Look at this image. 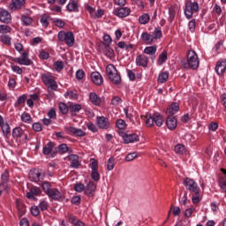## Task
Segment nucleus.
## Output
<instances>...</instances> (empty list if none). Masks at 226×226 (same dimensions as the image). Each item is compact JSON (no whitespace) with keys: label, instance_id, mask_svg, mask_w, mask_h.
<instances>
[{"label":"nucleus","instance_id":"obj_1","mask_svg":"<svg viewBox=\"0 0 226 226\" xmlns=\"http://www.w3.org/2000/svg\"><path fill=\"white\" fill-rule=\"evenodd\" d=\"M181 63L185 70H197L200 64L199 56L194 50H189L186 60H182Z\"/></svg>","mask_w":226,"mask_h":226},{"label":"nucleus","instance_id":"obj_2","mask_svg":"<svg viewBox=\"0 0 226 226\" xmlns=\"http://www.w3.org/2000/svg\"><path fill=\"white\" fill-rule=\"evenodd\" d=\"M200 11L198 2H192V0H186L185 3L184 13L185 18L190 20L193 18V13H197Z\"/></svg>","mask_w":226,"mask_h":226},{"label":"nucleus","instance_id":"obj_3","mask_svg":"<svg viewBox=\"0 0 226 226\" xmlns=\"http://www.w3.org/2000/svg\"><path fill=\"white\" fill-rule=\"evenodd\" d=\"M145 123L148 127L154 126V124L160 127L163 124V117L158 113L147 114Z\"/></svg>","mask_w":226,"mask_h":226},{"label":"nucleus","instance_id":"obj_4","mask_svg":"<svg viewBox=\"0 0 226 226\" xmlns=\"http://www.w3.org/2000/svg\"><path fill=\"white\" fill-rule=\"evenodd\" d=\"M57 38L58 41H64L67 47H73V45H75V36L73 35V32L72 31H69L67 33L64 31H60L57 34Z\"/></svg>","mask_w":226,"mask_h":226},{"label":"nucleus","instance_id":"obj_5","mask_svg":"<svg viewBox=\"0 0 226 226\" xmlns=\"http://www.w3.org/2000/svg\"><path fill=\"white\" fill-rule=\"evenodd\" d=\"M41 81L45 86H48V91L52 93V91H57V82L54 79V76L50 73H44L41 76Z\"/></svg>","mask_w":226,"mask_h":226},{"label":"nucleus","instance_id":"obj_6","mask_svg":"<svg viewBox=\"0 0 226 226\" xmlns=\"http://www.w3.org/2000/svg\"><path fill=\"white\" fill-rule=\"evenodd\" d=\"M106 73L113 84H121V75L117 73V69H116L114 64H109L106 67Z\"/></svg>","mask_w":226,"mask_h":226},{"label":"nucleus","instance_id":"obj_7","mask_svg":"<svg viewBox=\"0 0 226 226\" xmlns=\"http://www.w3.org/2000/svg\"><path fill=\"white\" fill-rule=\"evenodd\" d=\"M29 179L33 183H40L45 179V170L41 169L32 170L29 172Z\"/></svg>","mask_w":226,"mask_h":226},{"label":"nucleus","instance_id":"obj_8","mask_svg":"<svg viewBox=\"0 0 226 226\" xmlns=\"http://www.w3.org/2000/svg\"><path fill=\"white\" fill-rule=\"evenodd\" d=\"M184 185L191 193H194V195H199V192H200V187H199V185L197 182L193 181V179L186 177L184 181Z\"/></svg>","mask_w":226,"mask_h":226},{"label":"nucleus","instance_id":"obj_9","mask_svg":"<svg viewBox=\"0 0 226 226\" xmlns=\"http://www.w3.org/2000/svg\"><path fill=\"white\" fill-rule=\"evenodd\" d=\"M132 13L130 7H117L113 10V15L118 19H126Z\"/></svg>","mask_w":226,"mask_h":226},{"label":"nucleus","instance_id":"obj_10","mask_svg":"<svg viewBox=\"0 0 226 226\" xmlns=\"http://www.w3.org/2000/svg\"><path fill=\"white\" fill-rule=\"evenodd\" d=\"M95 124L101 130H109L110 128V121L107 117H96Z\"/></svg>","mask_w":226,"mask_h":226},{"label":"nucleus","instance_id":"obj_11","mask_svg":"<svg viewBox=\"0 0 226 226\" xmlns=\"http://www.w3.org/2000/svg\"><path fill=\"white\" fill-rule=\"evenodd\" d=\"M90 169H92L91 177L94 181H100V173H98V161L90 160Z\"/></svg>","mask_w":226,"mask_h":226},{"label":"nucleus","instance_id":"obj_12","mask_svg":"<svg viewBox=\"0 0 226 226\" xmlns=\"http://www.w3.org/2000/svg\"><path fill=\"white\" fill-rule=\"evenodd\" d=\"M121 137L124 140V144H132L133 142H139V135L135 133H126V132H122Z\"/></svg>","mask_w":226,"mask_h":226},{"label":"nucleus","instance_id":"obj_13","mask_svg":"<svg viewBox=\"0 0 226 226\" xmlns=\"http://www.w3.org/2000/svg\"><path fill=\"white\" fill-rule=\"evenodd\" d=\"M41 195V189L40 187L33 186L30 188V191L26 192V197L31 199L32 200H38L36 197H40ZM36 196V197H34Z\"/></svg>","mask_w":226,"mask_h":226},{"label":"nucleus","instance_id":"obj_14","mask_svg":"<svg viewBox=\"0 0 226 226\" xmlns=\"http://www.w3.org/2000/svg\"><path fill=\"white\" fill-rule=\"evenodd\" d=\"M65 132L74 137H86V132L82 129H77L76 127H65Z\"/></svg>","mask_w":226,"mask_h":226},{"label":"nucleus","instance_id":"obj_15","mask_svg":"<svg viewBox=\"0 0 226 226\" xmlns=\"http://www.w3.org/2000/svg\"><path fill=\"white\" fill-rule=\"evenodd\" d=\"M67 160L70 162V167L72 169H79L81 165L80 161L79 160V155L77 154H69Z\"/></svg>","mask_w":226,"mask_h":226},{"label":"nucleus","instance_id":"obj_16","mask_svg":"<svg viewBox=\"0 0 226 226\" xmlns=\"http://www.w3.org/2000/svg\"><path fill=\"white\" fill-rule=\"evenodd\" d=\"M0 22L10 24L11 22V14L4 9H0Z\"/></svg>","mask_w":226,"mask_h":226},{"label":"nucleus","instance_id":"obj_17","mask_svg":"<svg viewBox=\"0 0 226 226\" xmlns=\"http://www.w3.org/2000/svg\"><path fill=\"white\" fill-rule=\"evenodd\" d=\"M14 61L18 63V64H23L24 66H29V64H31V60L27 57L26 52H23L21 57H17Z\"/></svg>","mask_w":226,"mask_h":226},{"label":"nucleus","instance_id":"obj_18","mask_svg":"<svg viewBox=\"0 0 226 226\" xmlns=\"http://www.w3.org/2000/svg\"><path fill=\"white\" fill-rule=\"evenodd\" d=\"M156 50H158L157 46H148L144 49V54H147L150 59L154 62L156 59Z\"/></svg>","mask_w":226,"mask_h":226},{"label":"nucleus","instance_id":"obj_19","mask_svg":"<svg viewBox=\"0 0 226 226\" xmlns=\"http://www.w3.org/2000/svg\"><path fill=\"white\" fill-rule=\"evenodd\" d=\"M166 126L169 130H176L177 128V119L176 117L169 116L166 119Z\"/></svg>","mask_w":226,"mask_h":226},{"label":"nucleus","instance_id":"obj_20","mask_svg":"<svg viewBox=\"0 0 226 226\" xmlns=\"http://www.w3.org/2000/svg\"><path fill=\"white\" fill-rule=\"evenodd\" d=\"M89 100L92 105H95V107L102 106V98L96 94V93L92 92L89 94Z\"/></svg>","mask_w":226,"mask_h":226},{"label":"nucleus","instance_id":"obj_21","mask_svg":"<svg viewBox=\"0 0 226 226\" xmlns=\"http://www.w3.org/2000/svg\"><path fill=\"white\" fill-rule=\"evenodd\" d=\"M91 79L92 82H94V84L96 86H102V84H103V78L98 72H94L91 73Z\"/></svg>","mask_w":226,"mask_h":226},{"label":"nucleus","instance_id":"obj_22","mask_svg":"<svg viewBox=\"0 0 226 226\" xmlns=\"http://www.w3.org/2000/svg\"><path fill=\"white\" fill-rule=\"evenodd\" d=\"M148 61L149 58H147L146 55H139L136 57L137 66H142L143 68H146L147 66Z\"/></svg>","mask_w":226,"mask_h":226},{"label":"nucleus","instance_id":"obj_23","mask_svg":"<svg viewBox=\"0 0 226 226\" xmlns=\"http://www.w3.org/2000/svg\"><path fill=\"white\" fill-rule=\"evenodd\" d=\"M25 3H26V0H12L11 4L9 5V8L12 11H15L17 10H20V8L24 6Z\"/></svg>","mask_w":226,"mask_h":226},{"label":"nucleus","instance_id":"obj_24","mask_svg":"<svg viewBox=\"0 0 226 226\" xmlns=\"http://www.w3.org/2000/svg\"><path fill=\"white\" fill-rule=\"evenodd\" d=\"M46 195H49L53 200H61L63 198L61 192H59V190L56 188H52Z\"/></svg>","mask_w":226,"mask_h":226},{"label":"nucleus","instance_id":"obj_25","mask_svg":"<svg viewBox=\"0 0 226 226\" xmlns=\"http://www.w3.org/2000/svg\"><path fill=\"white\" fill-rule=\"evenodd\" d=\"M0 128L5 139H10V137H11V128L10 127L9 123H4L2 125H0Z\"/></svg>","mask_w":226,"mask_h":226},{"label":"nucleus","instance_id":"obj_26","mask_svg":"<svg viewBox=\"0 0 226 226\" xmlns=\"http://www.w3.org/2000/svg\"><path fill=\"white\" fill-rule=\"evenodd\" d=\"M225 70H226V61L222 60V61L217 62L215 65V72L217 75H223L225 73Z\"/></svg>","mask_w":226,"mask_h":226},{"label":"nucleus","instance_id":"obj_27","mask_svg":"<svg viewBox=\"0 0 226 226\" xmlns=\"http://www.w3.org/2000/svg\"><path fill=\"white\" fill-rule=\"evenodd\" d=\"M66 8H67V11H70V13L72 12L77 13L79 12V2L77 0H71L67 4Z\"/></svg>","mask_w":226,"mask_h":226},{"label":"nucleus","instance_id":"obj_28","mask_svg":"<svg viewBox=\"0 0 226 226\" xmlns=\"http://www.w3.org/2000/svg\"><path fill=\"white\" fill-rule=\"evenodd\" d=\"M141 40L146 43V45H153V41H154L153 35L147 32L141 34Z\"/></svg>","mask_w":226,"mask_h":226},{"label":"nucleus","instance_id":"obj_29","mask_svg":"<svg viewBox=\"0 0 226 226\" xmlns=\"http://www.w3.org/2000/svg\"><path fill=\"white\" fill-rule=\"evenodd\" d=\"M94 190H96V185H94V182L90 181L85 187V193L88 197H91V195H93V192H94Z\"/></svg>","mask_w":226,"mask_h":226},{"label":"nucleus","instance_id":"obj_30","mask_svg":"<svg viewBox=\"0 0 226 226\" xmlns=\"http://www.w3.org/2000/svg\"><path fill=\"white\" fill-rule=\"evenodd\" d=\"M177 112H179V103L173 102L171 105L168 107L167 114H170L171 116H174V114H177Z\"/></svg>","mask_w":226,"mask_h":226},{"label":"nucleus","instance_id":"obj_31","mask_svg":"<svg viewBox=\"0 0 226 226\" xmlns=\"http://www.w3.org/2000/svg\"><path fill=\"white\" fill-rule=\"evenodd\" d=\"M169 72H162L159 74L158 79H157V82L159 84H165V82H167V80H169Z\"/></svg>","mask_w":226,"mask_h":226},{"label":"nucleus","instance_id":"obj_32","mask_svg":"<svg viewBox=\"0 0 226 226\" xmlns=\"http://www.w3.org/2000/svg\"><path fill=\"white\" fill-rule=\"evenodd\" d=\"M162 36H163V34L162 33V27H155L154 30L152 32L153 40H160Z\"/></svg>","mask_w":226,"mask_h":226},{"label":"nucleus","instance_id":"obj_33","mask_svg":"<svg viewBox=\"0 0 226 226\" xmlns=\"http://www.w3.org/2000/svg\"><path fill=\"white\" fill-rule=\"evenodd\" d=\"M174 151L177 154H186V147L183 144H177L175 146Z\"/></svg>","mask_w":226,"mask_h":226},{"label":"nucleus","instance_id":"obj_34","mask_svg":"<svg viewBox=\"0 0 226 226\" xmlns=\"http://www.w3.org/2000/svg\"><path fill=\"white\" fill-rule=\"evenodd\" d=\"M27 100L26 94H22L19 97H18V100L14 103V107H24V104L26 103V101Z\"/></svg>","mask_w":226,"mask_h":226},{"label":"nucleus","instance_id":"obj_35","mask_svg":"<svg viewBox=\"0 0 226 226\" xmlns=\"http://www.w3.org/2000/svg\"><path fill=\"white\" fill-rule=\"evenodd\" d=\"M167 50H163L158 57V61H157V64H159V66H162V64H164V63H167Z\"/></svg>","mask_w":226,"mask_h":226},{"label":"nucleus","instance_id":"obj_36","mask_svg":"<svg viewBox=\"0 0 226 226\" xmlns=\"http://www.w3.org/2000/svg\"><path fill=\"white\" fill-rule=\"evenodd\" d=\"M103 52L104 55L106 56V57H109V59H112V57H114V49H112V48H110V46H109V44H107L106 46H103Z\"/></svg>","mask_w":226,"mask_h":226},{"label":"nucleus","instance_id":"obj_37","mask_svg":"<svg viewBox=\"0 0 226 226\" xmlns=\"http://www.w3.org/2000/svg\"><path fill=\"white\" fill-rule=\"evenodd\" d=\"M170 213H172L174 216H179V215H181V208L171 205L170 211L168 212V218H170Z\"/></svg>","mask_w":226,"mask_h":226},{"label":"nucleus","instance_id":"obj_38","mask_svg":"<svg viewBox=\"0 0 226 226\" xmlns=\"http://www.w3.org/2000/svg\"><path fill=\"white\" fill-rule=\"evenodd\" d=\"M52 149H54V143L49 141L43 147L42 153L43 154H50V153H52Z\"/></svg>","mask_w":226,"mask_h":226},{"label":"nucleus","instance_id":"obj_39","mask_svg":"<svg viewBox=\"0 0 226 226\" xmlns=\"http://www.w3.org/2000/svg\"><path fill=\"white\" fill-rule=\"evenodd\" d=\"M22 135H24V131L20 127H15L12 130V137L14 139H19Z\"/></svg>","mask_w":226,"mask_h":226},{"label":"nucleus","instance_id":"obj_40","mask_svg":"<svg viewBox=\"0 0 226 226\" xmlns=\"http://www.w3.org/2000/svg\"><path fill=\"white\" fill-rule=\"evenodd\" d=\"M218 185L222 193H226V177L219 178Z\"/></svg>","mask_w":226,"mask_h":226},{"label":"nucleus","instance_id":"obj_41","mask_svg":"<svg viewBox=\"0 0 226 226\" xmlns=\"http://www.w3.org/2000/svg\"><path fill=\"white\" fill-rule=\"evenodd\" d=\"M50 20V16L47 14H43L40 19V22L42 26V27H49V21Z\"/></svg>","mask_w":226,"mask_h":226},{"label":"nucleus","instance_id":"obj_42","mask_svg":"<svg viewBox=\"0 0 226 226\" xmlns=\"http://www.w3.org/2000/svg\"><path fill=\"white\" fill-rule=\"evenodd\" d=\"M21 121H23V123H26L27 124H31V123H33V117H31L29 113L24 112L21 115Z\"/></svg>","mask_w":226,"mask_h":226},{"label":"nucleus","instance_id":"obj_43","mask_svg":"<svg viewBox=\"0 0 226 226\" xmlns=\"http://www.w3.org/2000/svg\"><path fill=\"white\" fill-rule=\"evenodd\" d=\"M149 20H151V17L148 13H144L139 18V22L143 25L148 24Z\"/></svg>","mask_w":226,"mask_h":226},{"label":"nucleus","instance_id":"obj_44","mask_svg":"<svg viewBox=\"0 0 226 226\" xmlns=\"http://www.w3.org/2000/svg\"><path fill=\"white\" fill-rule=\"evenodd\" d=\"M64 96H68L70 100H77L79 98V92L77 90L67 91Z\"/></svg>","mask_w":226,"mask_h":226},{"label":"nucleus","instance_id":"obj_45","mask_svg":"<svg viewBox=\"0 0 226 226\" xmlns=\"http://www.w3.org/2000/svg\"><path fill=\"white\" fill-rule=\"evenodd\" d=\"M69 110L72 114H79L82 110V106L80 104H73L69 107Z\"/></svg>","mask_w":226,"mask_h":226},{"label":"nucleus","instance_id":"obj_46","mask_svg":"<svg viewBox=\"0 0 226 226\" xmlns=\"http://www.w3.org/2000/svg\"><path fill=\"white\" fill-rule=\"evenodd\" d=\"M20 19L24 26H31V24H33V18L29 16L22 15Z\"/></svg>","mask_w":226,"mask_h":226},{"label":"nucleus","instance_id":"obj_47","mask_svg":"<svg viewBox=\"0 0 226 226\" xmlns=\"http://www.w3.org/2000/svg\"><path fill=\"white\" fill-rule=\"evenodd\" d=\"M0 41H2V43H4V45H11V37H10L7 34H3L0 36Z\"/></svg>","mask_w":226,"mask_h":226},{"label":"nucleus","instance_id":"obj_48","mask_svg":"<svg viewBox=\"0 0 226 226\" xmlns=\"http://www.w3.org/2000/svg\"><path fill=\"white\" fill-rule=\"evenodd\" d=\"M67 217H68V222L69 223H72V225H74L79 223V222H82L79 219H77V216L72 215V214H67Z\"/></svg>","mask_w":226,"mask_h":226},{"label":"nucleus","instance_id":"obj_49","mask_svg":"<svg viewBox=\"0 0 226 226\" xmlns=\"http://www.w3.org/2000/svg\"><path fill=\"white\" fill-rule=\"evenodd\" d=\"M41 188L47 195L48 192L52 189V185H50V182L45 181L41 183Z\"/></svg>","mask_w":226,"mask_h":226},{"label":"nucleus","instance_id":"obj_50","mask_svg":"<svg viewBox=\"0 0 226 226\" xmlns=\"http://www.w3.org/2000/svg\"><path fill=\"white\" fill-rule=\"evenodd\" d=\"M17 209L19 211V216H24V215H26V206H24V204L18 202Z\"/></svg>","mask_w":226,"mask_h":226},{"label":"nucleus","instance_id":"obj_51","mask_svg":"<svg viewBox=\"0 0 226 226\" xmlns=\"http://www.w3.org/2000/svg\"><path fill=\"white\" fill-rule=\"evenodd\" d=\"M115 165H116V159L114 157H110L107 162L108 170H114Z\"/></svg>","mask_w":226,"mask_h":226},{"label":"nucleus","instance_id":"obj_52","mask_svg":"<svg viewBox=\"0 0 226 226\" xmlns=\"http://www.w3.org/2000/svg\"><path fill=\"white\" fill-rule=\"evenodd\" d=\"M69 150L70 148L68 147V145L64 143L58 146V153L60 154H64L65 153H68Z\"/></svg>","mask_w":226,"mask_h":226},{"label":"nucleus","instance_id":"obj_53","mask_svg":"<svg viewBox=\"0 0 226 226\" xmlns=\"http://www.w3.org/2000/svg\"><path fill=\"white\" fill-rule=\"evenodd\" d=\"M58 109L62 114H68L69 108L64 102H60L58 104Z\"/></svg>","mask_w":226,"mask_h":226},{"label":"nucleus","instance_id":"obj_54","mask_svg":"<svg viewBox=\"0 0 226 226\" xmlns=\"http://www.w3.org/2000/svg\"><path fill=\"white\" fill-rule=\"evenodd\" d=\"M169 22H170V24H172V22H174V19L176 18V11L174 10V8L170 7L169 8Z\"/></svg>","mask_w":226,"mask_h":226},{"label":"nucleus","instance_id":"obj_55","mask_svg":"<svg viewBox=\"0 0 226 226\" xmlns=\"http://www.w3.org/2000/svg\"><path fill=\"white\" fill-rule=\"evenodd\" d=\"M54 68L56 72H61L64 68V63L63 61H56L54 63Z\"/></svg>","mask_w":226,"mask_h":226},{"label":"nucleus","instance_id":"obj_56","mask_svg":"<svg viewBox=\"0 0 226 226\" xmlns=\"http://www.w3.org/2000/svg\"><path fill=\"white\" fill-rule=\"evenodd\" d=\"M87 127L90 132H92V133H96L98 132V127L96 126V124L91 122L87 124Z\"/></svg>","mask_w":226,"mask_h":226},{"label":"nucleus","instance_id":"obj_57","mask_svg":"<svg viewBox=\"0 0 226 226\" xmlns=\"http://www.w3.org/2000/svg\"><path fill=\"white\" fill-rule=\"evenodd\" d=\"M16 86H17V81L15 80V79L11 78L8 82V87H9L10 91H14Z\"/></svg>","mask_w":226,"mask_h":226},{"label":"nucleus","instance_id":"obj_58","mask_svg":"<svg viewBox=\"0 0 226 226\" xmlns=\"http://www.w3.org/2000/svg\"><path fill=\"white\" fill-rule=\"evenodd\" d=\"M116 124L118 130H124V128H126V122L123 119H118Z\"/></svg>","mask_w":226,"mask_h":226},{"label":"nucleus","instance_id":"obj_59","mask_svg":"<svg viewBox=\"0 0 226 226\" xmlns=\"http://www.w3.org/2000/svg\"><path fill=\"white\" fill-rule=\"evenodd\" d=\"M103 41H104L103 42V47H105L107 45L110 46L111 43H112V37H110V35H109V34H104Z\"/></svg>","mask_w":226,"mask_h":226},{"label":"nucleus","instance_id":"obj_60","mask_svg":"<svg viewBox=\"0 0 226 226\" xmlns=\"http://www.w3.org/2000/svg\"><path fill=\"white\" fill-rule=\"evenodd\" d=\"M74 190L75 192H78L79 193L84 192V190H86V185H84V184H76L74 185Z\"/></svg>","mask_w":226,"mask_h":226},{"label":"nucleus","instance_id":"obj_61","mask_svg":"<svg viewBox=\"0 0 226 226\" xmlns=\"http://www.w3.org/2000/svg\"><path fill=\"white\" fill-rule=\"evenodd\" d=\"M11 31V27H10L8 25H0V33H10Z\"/></svg>","mask_w":226,"mask_h":226},{"label":"nucleus","instance_id":"obj_62","mask_svg":"<svg viewBox=\"0 0 226 226\" xmlns=\"http://www.w3.org/2000/svg\"><path fill=\"white\" fill-rule=\"evenodd\" d=\"M32 128L34 132H41L43 130V127L41 126V124L36 122L32 124Z\"/></svg>","mask_w":226,"mask_h":226},{"label":"nucleus","instance_id":"obj_63","mask_svg":"<svg viewBox=\"0 0 226 226\" xmlns=\"http://www.w3.org/2000/svg\"><path fill=\"white\" fill-rule=\"evenodd\" d=\"M84 77H86V72H84V70H78L76 72V79L78 80H82V79H84Z\"/></svg>","mask_w":226,"mask_h":226},{"label":"nucleus","instance_id":"obj_64","mask_svg":"<svg viewBox=\"0 0 226 226\" xmlns=\"http://www.w3.org/2000/svg\"><path fill=\"white\" fill-rule=\"evenodd\" d=\"M135 158H137V153L133 152V153L128 154L125 157V160L126 162H133Z\"/></svg>","mask_w":226,"mask_h":226}]
</instances>
